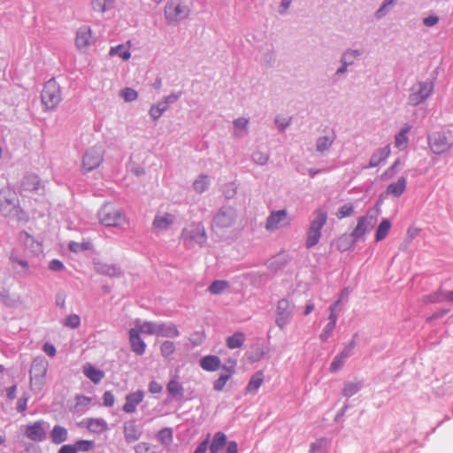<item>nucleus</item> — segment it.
Here are the masks:
<instances>
[{"instance_id": "obj_30", "label": "nucleus", "mask_w": 453, "mask_h": 453, "mask_svg": "<svg viewBox=\"0 0 453 453\" xmlns=\"http://www.w3.org/2000/svg\"><path fill=\"white\" fill-rule=\"evenodd\" d=\"M50 436L54 444H61L67 441L68 432L64 426L57 425L50 431Z\"/></svg>"}, {"instance_id": "obj_33", "label": "nucleus", "mask_w": 453, "mask_h": 453, "mask_svg": "<svg viewBox=\"0 0 453 453\" xmlns=\"http://www.w3.org/2000/svg\"><path fill=\"white\" fill-rule=\"evenodd\" d=\"M92 398L85 395H77L76 403L73 407V412L78 415L84 414L91 404Z\"/></svg>"}, {"instance_id": "obj_13", "label": "nucleus", "mask_w": 453, "mask_h": 453, "mask_svg": "<svg viewBox=\"0 0 453 453\" xmlns=\"http://www.w3.org/2000/svg\"><path fill=\"white\" fill-rule=\"evenodd\" d=\"M181 96V92H173L169 96H165L162 101L156 104H153L149 111L150 116L153 120H157L162 114L168 109L170 104H174L179 100Z\"/></svg>"}, {"instance_id": "obj_6", "label": "nucleus", "mask_w": 453, "mask_h": 453, "mask_svg": "<svg viewBox=\"0 0 453 453\" xmlns=\"http://www.w3.org/2000/svg\"><path fill=\"white\" fill-rule=\"evenodd\" d=\"M377 217L372 212H367L357 220V225L350 234H343L342 241L351 240V238L357 241L363 240L365 235L369 233L376 225Z\"/></svg>"}, {"instance_id": "obj_47", "label": "nucleus", "mask_w": 453, "mask_h": 453, "mask_svg": "<svg viewBox=\"0 0 453 453\" xmlns=\"http://www.w3.org/2000/svg\"><path fill=\"white\" fill-rule=\"evenodd\" d=\"M114 0H92V8L96 12H104L113 6Z\"/></svg>"}, {"instance_id": "obj_45", "label": "nucleus", "mask_w": 453, "mask_h": 453, "mask_svg": "<svg viewBox=\"0 0 453 453\" xmlns=\"http://www.w3.org/2000/svg\"><path fill=\"white\" fill-rule=\"evenodd\" d=\"M175 352V345L173 342L165 341L160 346V353L161 355L168 359L172 360L173 358V354Z\"/></svg>"}, {"instance_id": "obj_41", "label": "nucleus", "mask_w": 453, "mask_h": 453, "mask_svg": "<svg viewBox=\"0 0 453 453\" xmlns=\"http://www.w3.org/2000/svg\"><path fill=\"white\" fill-rule=\"evenodd\" d=\"M244 341L245 335L241 332H237L234 334L227 337L226 345L229 349H236L242 347Z\"/></svg>"}, {"instance_id": "obj_23", "label": "nucleus", "mask_w": 453, "mask_h": 453, "mask_svg": "<svg viewBox=\"0 0 453 453\" xmlns=\"http://www.w3.org/2000/svg\"><path fill=\"white\" fill-rule=\"evenodd\" d=\"M391 153L390 145H386L383 148L376 150L369 160L368 165L364 168H373L378 166L381 162H384Z\"/></svg>"}, {"instance_id": "obj_60", "label": "nucleus", "mask_w": 453, "mask_h": 453, "mask_svg": "<svg viewBox=\"0 0 453 453\" xmlns=\"http://www.w3.org/2000/svg\"><path fill=\"white\" fill-rule=\"evenodd\" d=\"M93 445H94V442L92 441L80 440V441H76V443L74 444V447L76 448V452L77 451L87 452L92 449Z\"/></svg>"}, {"instance_id": "obj_1", "label": "nucleus", "mask_w": 453, "mask_h": 453, "mask_svg": "<svg viewBox=\"0 0 453 453\" xmlns=\"http://www.w3.org/2000/svg\"><path fill=\"white\" fill-rule=\"evenodd\" d=\"M327 220V212L323 209H317L313 214L307 231L305 246L311 249L317 245L321 237V229Z\"/></svg>"}, {"instance_id": "obj_19", "label": "nucleus", "mask_w": 453, "mask_h": 453, "mask_svg": "<svg viewBox=\"0 0 453 453\" xmlns=\"http://www.w3.org/2000/svg\"><path fill=\"white\" fill-rule=\"evenodd\" d=\"M95 39L89 27L83 26L80 27L76 33L75 43L79 49H86L92 45Z\"/></svg>"}, {"instance_id": "obj_44", "label": "nucleus", "mask_w": 453, "mask_h": 453, "mask_svg": "<svg viewBox=\"0 0 453 453\" xmlns=\"http://www.w3.org/2000/svg\"><path fill=\"white\" fill-rule=\"evenodd\" d=\"M329 322L325 326L322 333L319 334V339L323 342H326L333 334L334 329L336 326L334 316L328 317Z\"/></svg>"}, {"instance_id": "obj_2", "label": "nucleus", "mask_w": 453, "mask_h": 453, "mask_svg": "<svg viewBox=\"0 0 453 453\" xmlns=\"http://www.w3.org/2000/svg\"><path fill=\"white\" fill-rule=\"evenodd\" d=\"M180 238L185 247L193 249L202 247L207 241V234L202 223H192L182 230Z\"/></svg>"}, {"instance_id": "obj_14", "label": "nucleus", "mask_w": 453, "mask_h": 453, "mask_svg": "<svg viewBox=\"0 0 453 453\" xmlns=\"http://www.w3.org/2000/svg\"><path fill=\"white\" fill-rule=\"evenodd\" d=\"M103 161V151L100 148L88 149L82 159V169L84 172H90L98 167Z\"/></svg>"}, {"instance_id": "obj_52", "label": "nucleus", "mask_w": 453, "mask_h": 453, "mask_svg": "<svg viewBox=\"0 0 453 453\" xmlns=\"http://www.w3.org/2000/svg\"><path fill=\"white\" fill-rule=\"evenodd\" d=\"M354 212V205L352 203H345L342 206H341L337 212L335 213V216L339 219H344L347 217H349Z\"/></svg>"}, {"instance_id": "obj_27", "label": "nucleus", "mask_w": 453, "mask_h": 453, "mask_svg": "<svg viewBox=\"0 0 453 453\" xmlns=\"http://www.w3.org/2000/svg\"><path fill=\"white\" fill-rule=\"evenodd\" d=\"M96 271L109 277H120L122 275L121 268L117 265L97 264Z\"/></svg>"}, {"instance_id": "obj_32", "label": "nucleus", "mask_w": 453, "mask_h": 453, "mask_svg": "<svg viewBox=\"0 0 453 453\" xmlns=\"http://www.w3.org/2000/svg\"><path fill=\"white\" fill-rule=\"evenodd\" d=\"M334 139L335 137L334 134H328L319 137L316 141L317 152L320 153L321 155H324L325 152L331 148L334 142Z\"/></svg>"}, {"instance_id": "obj_46", "label": "nucleus", "mask_w": 453, "mask_h": 453, "mask_svg": "<svg viewBox=\"0 0 453 453\" xmlns=\"http://www.w3.org/2000/svg\"><path fill=\"white\" fill-rule=\"evenodd\" d=\"M410 130V127L403 128L396 135L395 139V147L399 150H403L406 148L408 143V136L407 134Z\"/></svg>"}, {"instance_id": "obj_49", "label": "nucleus", "mask_w": 453, "mask_h": 453, "mask_svg": "<svg viewBox=\"0 0 453 453\" xmlns=\"http://www.w3.org/2000/svg\"><path fill=\"white\" fill-rule=\"evenodd\" d=\"M110 55H119L123 60L130 58L131 54L124 44H119L116 47H111L110 50Z\"/></svg>"}, {"instance_id": "obj_9", "label": "nucleus", "mask_w": 453, "mask_h": 453, "mask_svg": "<svg viewBox=\"0 0 453 453\" xmlns=\"http://www.w3.org/2000/svg\"><path fill=\"white\" fill-rule=\"evenodd\" d=\"M100 222L106 226H119L125 221L120 210L112 204L104 205L97 212Z\"/></svg>"}, {"instance_id": "obj_22", "label": "nucleus", "mask_w": 453, "mask_h": 453, "mask_svg": "<svg viewBox=\"0 0 453 453\" xmlns=\"http://www.w3.org/2000/svg\"><path fill=\"white\" fill-rule=\"evenodd\" d=\"M144 394L142 390H137L128 394L126 396V403L123 405V411L127 413H134L136 406L143 400Z\"/></svg>"}, {"instance_id": "obj_31", "label": "nucleus", "mask_w": 453, "mask_h": 453, "mask_svg": "<svg viewBox=\"0 0 453 453\" xmlns=\"http://www.w3.org/2000/svg\"><path fill=\"white\" fill-rule=\"evenodd\" d=\"M83 373L95 384L99 383L104 377V372L103 371L95 368L90 364H86L83 366Z\"/></svg>"}, {"instance_id": "obj_10", "label": "nucleus", "mask_w": 453, "mask_h": 453, "mask_svg": "<svg viewBox=\"0 0 453 453\" xmlns=\"http://www.w3.org/2000/svg\"><path fill=\"white\" fill-rule=\"evenodd\" d=\"M236 211L230 206L222 207L214 216L211 227L214 231L229 228L236 221Z\"/></svg>"}, {"instance_id": "obj_64", "label": "nucleus", "mask_w": 453, "mask_h": 453, "mask_svg": "<svg viewBox=\"0 0 453 453\" xmlns=\"http://www.w3.org/2000/svg\"><path fill=\"white\" fill-rule=\"evenodd\" d=\"M342 238H343V235H342L337 242L338 248L342 250H348L353 243H355L356 242H358L357 240H356L354 238L353 239L351 238V240L347 239V240L342 241Z\"/></svg>"}, {"instance_id": "obj_35", "label": "nucleus", "mask_w": 453, "mask_h": 453, "mask_svg": "<svg viewBox=\"0 0 453 453\" xmlns=\"http://www.w3.org/2000/svg\"><path fill=\"white\" fill-rule=\"evenodd\" d=\"M362 55V51L357 49H347L342 52L340 63H343L347 65H352L355 61Z\"/></svg>"}, {"instance_id": "obj_18", "label": "nucleus", "mask_w": 453, "mask_h": 453, "mask_svg": "<svg viewBox=\"0 0 453 453\" xmlns=\"http://www.w3.org/2000/svg\"><path fill=\"white\" fill-rule=\"evenodd\" d=\"M124 437L127 443L137 441L142 434V429L136 424L135 419H131L124 423Z\"/></svg>"}, {"instance_id": "obj_40", "label": "nucleus", "mask_w": 453, "mask_h": 453, "mask_svg": "<svg viewBox=\"0 0 453 453\" xmlns=\"http://www.w3.org/2000/svg\"><path fill=\"white\" fill-rule=\"evenodd\" d=\"M391 227V223L388 219H384L380 224L379 225L376 233H375V240L376 242H380L386 238L388 235L389 229Z\"/></svg>"}, {"instance_id": "obj_37", "label": "nucleus", "mask_w": 453, "mask_h": 453, "mask_svg": "<svg viewBox=\"0 0 453 453\" xmlns=\"http://www.w3.org/2000/svg\"><path fill=\"white\" fill-rule=\"evenodd\" d=\"M135 327L138 328L139 334H156L157 329V322L145 321L141 324L140 319H136L134 322Z\"/></svg>"}, {"instance_id": "obj_56", "label": "nucleus", "mask_w": 453, "mask_h": 453, "mask_svg": "<svg viewBox=\"0 0 453 453\" xmlns=\"http://www.w3.org/2000/svg\"><path fill=\"white\" fill-rule=\"evenodd\" d=\"M158 439L164 444H168L173 441V433L171 428H163L158 432Z\"/></svg>"}, {"instance_id": "obj_54", "label": "nucleus", "mask_w": 453, "mask_h": 453, "mask_svg": "<svg viewBox=\"0 0 453 453\" xmlns=\"http://www.w3.org/2000/svg\"><path fill=\"white\" fill-rule=\"evenodd\" d=\"M327 444V440L321 438L311 444L310 453H323L324 448Z\"/></svg>"}, {"instance_id": "obj_50", "label": "nucleus", "mask_w": 453, "mask_h": 453, "mask_svg": "<svg viewBox=\"0 0 453 453\" xmlns=\"http://www.w3.org/2000/svg\"><path fill=\"white\" fill-rule=\"evenodd\" d=\"M228 287L229 283L226 280H215L210 285L209 291L211 294L218 295L222 293Z\"/></svg>"}, {"instance_id": "obj_3", "label": "nucleus", "mask_w": 453, "mask_h": 453, "mask_svg": "<svg viewBox=\"0 0 453 453\" xmlns=\"http://www.w3.org/2000/svg\"><path fill=\"white\" fill-rule=\"evenodd\" d=\"M434 83L431 80L418 81L412 84L409 90L407 104L417 106L426 102L433 94Z\"/></svg>"}, {"instance_id": "obj_21", "label": "nucleus", "mask_w": 453, "mask_h": 453, "mask_svg": "<svg viewBox=\"0 0 453 453\" xmlns=\"http://www.w3.org/2000/svg\"><path fill=\"white\" fill-rule=\"evenodd\" d=\"M288 212L286 210H279L271 212L266 219L265 228L267 230H275L284 224L287 219Z\"/></svg>"}, {"instance_id": "obj_29", "label": "nucleus", "mask_w": 453, "mask_h": 453, "mask_svg": "<svg viewBox=\"0 0 453 453\" xmlns=\"http://www.w3.org/2000/svg\"><path fill=\"white\" fill-rule=\"evenodd\" d=\"M364 387V381L361 380H355L352 381H345L342 390L343 396L350 397L357 394Z\"/></svg>"}, {"instance_id": "obj_39", "label": "nucleus", "mask_w": 453, "mask_h": 453, "mask_svg": "<svg viewBox=\"0 0 453 453\" xmlns=\"http://www.w3.org/2000/svg\"><path fill=\"white\" fill-rule=\"evenodd\" d=\"M264 380V374L262 372H257L250 380L246 390L250 393H256Z\"/></svg>"}, {"instance_id": "obj_55", "label": "nucleus", "mask_w": 453, "mask_h": 453, "mask_svg": "<svg viewBox=\"0 0 453 453\" xmlns=\"http://www.w3.org/2000/svg\"><path fill=\"white\" fill-rule=\"evenodd\" d=\"M252 161L259 165H265L269 159V156L262 151H255L251 156Z\"/></svg>"}, {"instance_id": "obj_58", "label": "nucleus", "mask_w": 453, "mask_h": 453, "mask_svg": "<svg viewBox=\"0 0 453 453\" xmlns=\"http://www.w3.org/2000/svg\"><path fill=\"white\" fill-rule=\"evenodd\" d=\"M426 300L427 302L430 303H441L443 301H446L445 290L439 289L438 291L427 296Z\"/></svg>"}, {"instance_id": "obj_8", "label": "nucleus", "mask_w": 453, "mask_h": 453, "mask_svg": "<svg viewBox=\"0 0 453 453\" xmlns=\"http://www.w3.org/2000/svg\"><path fill=\"white\" fill-rule=\"evenodd\" d=\"M295 309V303L288 298H282L278 302L275 323L281 330L291 321Z\"/></svg>"}, {"instance_id": "obj_38", "label": "nucleus", "mask_w": 453, "mask_h": 453, "mask_svg": "<svg viewBox=\"0 0 453 453\" xmlns=\"http://www.w3.org/2000/svg\"><path fill=\"white\" fill-rule=\"evenodd\" d=\"M210 183L208 175L200 174L194 181L193 188L196 193L202 194L209 188Z\"/></svg>"}, {"instance_id": "obj_61", "label": "nucleus", "mask_w": 453, "mask_h": 453, "mask_svg": "<svg viewBox=\"0 0 453 453\" xmlns=\"http://www.w3.org/2000/svg\"><path fill=\"white\" fill-rule=\"evenodd\" d=\"M121 96L126 102H133L137 98L138 93L131 88H126L121 91Z\"/></svg>"}, {"instance_id": "obj_62", "label": "nucleus", "mask_w": 453, "mask_h": 453, "mask_svg": "<svg viewBox=\"0 0 453 453\" xmlns=\"http://www.w3.org/2000/svg\"><path fill=\"white\" fill-rule=\"evenodd\" d=\"M80 317L76 314L69 315L65 321V325L71 328H77L80 326Z\"/></svg>"}, {"instance_id": "obj_17", "label": "nucleus", "mask_w": 453, "mask_h": 453, "mask_svg": "<svg viewBox=\"0 0 453 453\" xmlns=\"http://www.w3.org/2000/svg\"><path fill=\"white\" fill-rule=\"evenodd\" d=\"M20 188L25 191L40 193L41 190L43 191L44 187L36 174L27 173L21 180Z\"/></svg>"}, {"instance_id": "obj_28", "label": "nucleus", "mask_w": 453, "mask_h": 453, "mask_svg": "<svg viewBox=\"0 0 453 453\" xmlns=\"http://www.w3.org/2000/svg\"><path fill=\"white\" fill-rule=\"evenodd\" d=\"M200 366L208 372H214L221 367V361L219 357L208 355L200 359Z\"/></svg>"}, {"instance_id": "obj_15", "label": "nucleus", "mask_w": 453, "mask_h": 453, "mask_svg": "<svg viewBox=\"0 0 453 453\" xmlns=\"http://www.w3.org/2000/svg\"><path fill=\"white\" fill-rule=\"evenodd\" d=\"M176 217L168 212H158L152 222V229L155 233L160 234L167 231L174 224Z\"/></svg>"}, {"instance_id": "obj_16", "label": "nucleus", "mask_w": 453, "mask_h": 453, "mask_svg": "<svg viewBox=\"0 0 453 453\" xmlns=\"http://www.w3.org/2000/svg\"><path fill=\"white\" fill-rule=\"evenodd\" d=\"M18 200L15 193L8 188L0 190V211L7 216L16 208Z\"/></svg>"}, {"instance_id": "obj_34", "label": "nucleus", "mask_w": 453, "mask_h": 453, "mask_svg": "<svg viewBox=\"0 0 453 453\" xmlns=\"http://www.w3.org/2000/svg\"><path fill=\"white\" fill-rule=\"evenodd\" d=\"M351 354L348 352L346 349H342L338 355H336L330 365V372L334 373L341 370L345 363V360L349 357Z\"/></svg>"}, {"instance_id": "obj_63", "label": "nucleus", "mask_w": 453, "mask_h": 453, "mask_svg": "<svg viewBox=\"0 0 453 453\" xmlns=\"http://www.w3.org/2000/svg\"><path fill=\"white\" fill-rule=\"evenodd\" d=\"M274 121H275V124H276L278 129L280 132H284L285 129L288 128L291 124L290 118L287 119V118L277 117Z\"/></svg>"}, {"instance_id": "obj_36", "label": "nucleus", "mask_w": 453, "mask_h": 453, "mask_svg": "<svg viewBox=\"0 0 453 453\" xmlns=\"http://www.w3.org/2000/svg\"><path fill=\"white\" fill-rule=\"evenodd\" d=\"M226 443V436L222 432H217L209 447L210 453H218Z\"/></svg>"}, {"instance_id": "obj_42", "label": "nucleus", "mask_w": 453, "mask_h": 453, "mask_svg": "<svg viewBox=\"0 0 453 453\" xmlns=\"http://www.w3.org/2000/svg\"><path fill=\"white\" fill-rule=\"evenodd\" d=\"M395 4V0H384L380 8L375 12L374 17L377 19L384 18Z\"/></svg>"}, {"instance_id": "obj_26", "label": "nucleus", "mask_w": 453, "mask_h": 453, "mask_svg": "<svg viewBox=\"0 0 453 453\" xmlns=\"http://www.w3.org/2000/svg\"><path fill=\"white\" fill-rule=\"evenodd\" d=\"M249 119L240 117L233 121V136L240 139L248 134Z\"/></svg>"}, {"instance_id": "obj_25", "label": "nucleus", "mask_w": 453, "mask_h": 453, "mask_svg": "<svg viewBox=\"0 0 453 453\" xmlns=\"http://www.w3.org/2000/svg\"><path fill=\"white\" fill-rule=\"evenodd\" d=\"M406 185V176L403 175L397 180V181L392 182L388 186L386 194L399 197L405 191Z\"/></svg>"}, {"instance_id": "obj_43", "label": "nucleus", "mask_w": 453, "mask_h": 453, "mask_svg": "<svg viewBox=\"0 0 453 453\" xmlns=\"http://www.w3.org/2000/svg\"><path fill=\"white\" fill-rule=\"evenodd\" d=\"M88 428L95 433L104 432L107 430V423L103 418H89Z\"/></svg>"}, {"instance_id": "obj_57", "label": "nucleus", "mask_w": 453, "mask_h": 453, "mask_svg": "<svg viewBox=\"0 0 453 453\" xmlns=\"http://www.w3.org/2000/svg\"><path fill=\"white\" fill-rule=\"evenodd\" d=\"M276 59V54L273 50L265 51L262 58V62L266 67H271Z\"/></svg>"}, {"instance_id": "obj_5", "label": "nucleus", "mask_w": 453, "mask_h": 453, "mask_svg": "<svg viewBox=\"0 0 453 453\" xmlns=\"http://www.w3.org/2000/svg\"><path fill=\"white\" fill-rule=\"evenodd\" d=\"M190 9L179 0H171L165 7V18L168 24H177L189 16Z\"/></svg>"}, {"instance_id": "obj_53", "label": "nucleus", "mask_w": 453, "mask_h": 453, "mask_svg": "<svg viewBox=\"0 0 453 453\" xmlns=\"http://www.w3.org/2000/svg\"><path fill=\"white\" fill-rule=\"evenodd\" d=\"M68 249L73 252H80L83 250H88L91 249V243L88 242H70L68 244Z\"/></svg>"}, {"instance_id": "obj_7", "label": "nucleus", "mask_w": 453, "mask_h": 453, "mask_svg": "<svg viewBox=\"0 0 453 453\" xmlns=\"http://www.w3.org/2000/svg\"><path fill=\"white\" fill-rule=\"evenodd\" d=\"M42 102L48 109H54L62 100L60 86L54 79L49 80L42 91Z\"/></svg>"}, {"instance_id": "obj_59", "label": "nucleus", "mask_w": 453, "mask_h": 453, "mask_svg": "<svg viewBox=\"0 0 453 453\" xmlns=\"http://www.w3.org/2000/svg\"><path fill=\"white\" fill-rule=\"evenodd\" d=\"M231 378V374H221L219 378L214 381L213 383V388L216 391H221L223 390L226 383L227 380Z\"/></svg>"}, {"instance_id": "obj_4", "label": "nucleus", "mask_w": 453, "mask_h": 453, "mask_svg": "<svg viewBox=\"0 0 453 453\" xmlns=\"http://www.w3.org/2000/svg\"><path fill=\"white\" fill-rule=\"evenodd\" d=\"M49 363L44 357H36L30 368V385L35 391H41L45 384V376L47 373Z\"/></svg>"}, {"instance_id": "obj_24", "label": "nucleus", "mask_w": 453, "mask_h": 453, "mask_svg": "<svg viewBox=\"0 0 453 453\" xmlns=\"http://www.w3.org/2000/svg\"><path fill=\"white\" fill-rule=\"evenodd\" d=\"M179 335L180 332L174 324L157 322V336L175 338Z\"/></svg>"}, {"instance_id": "obj_51", "label": "nucleus", "mask_w": 453, "mask_h": 453, "mask_svg": "<svg viewBox=\"0 0 453 453\" xmlns=\"http://www.w3.org/2000/svg\"><path fill=\"white\" fill-rule=\"evenodd\" d=\"M286 259L283 255H278L268 261V268L277 271L284 266Z\"/></svg>"}, {"instance_id": "obj_20", "label": "nucleus", "mask_w": 453, "mask_h": 453, "mask_svg": "<svg viewBox=\"0 0 453 453\" xmlns=\"http://www.w3.org/2000/svg\"><path fill=\"white\" fill-rule=\"evenodd\" d=\"M129 343L131 349L138 356L144 354L146 350V343L140 337L138 328H131L129 330Z\"/></svg>"}, {"instance_id": "obj_48", "label": "nucleus", "mask_w": 453, "mask_h": 453, "mask_svg": "<svg viewBox=\"0 0 453 453\" xmlns=\"http://www.w3.org/2000/svg\"><path fill=\"white\" fill-rule=\"evenodd\" d=\"M167 391L173 397L183 395V388L177 380H171L167 384Z\"/></svg>"}, {"instance_id": "obj_12", "label": "nucleus", "mask_w": 453, "mask_h": 453, "mask_svg": "<svg viewBox=\"0 0 453 453\" xmlns=\"http://www.w3.org/2000/svg\"><path fill=\"white\" fill-rule=\"evenodd\" d=\"M427 140L432 152L436 155L449 151L453 146V141L443 132H434Z\"/></svg>"}, {"instance_id": "obj_11", "label": "nucleus", "mask_w": 453, "mask_h": 453, "mask_svg": "<svg viewBox=\"0 0 453 453\" xmlns=\"http://www.w3.org/2000/svg\"><path fill=\"white\" fill-rule=\"evenodd\" d=\"M50 427L49 422L40 419L25 426L23 432L26 437L30 441L41 442L47 439Z\"/></svg>"}]
</instances>
